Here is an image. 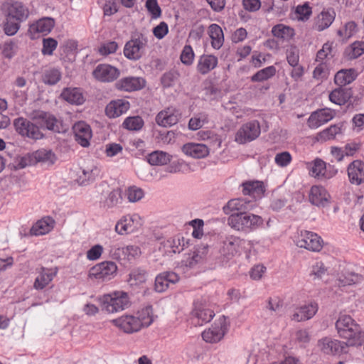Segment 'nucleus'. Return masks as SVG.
I'll return each mask as SVG.
<instances>
[{
	"mask_svg": "<svg viewBox=\"0 0 364 364\" xmlns=\"http://www.w3.org/2000/svg\"><path fill=\"white\" fill-rule=\"evenodd\" d=\"M122 190L121 188H117L110 191L107 196L100 202V207L109 210L118 207L122 203Z\"/></svg>",
	"mask_w": 364,
	"mask_h": 364,
	"instance_id": "cd10ccee",
	"label": "nucleus"
},
{
	"mask_svg": "<svg viewBox=\"0 0 364 364\" xmlns=\"http://www.w3.org/2000/svg\"><path fill=\"white\" fill-rule=\"evenodd\" d=\"M356 31V24L353 21H350L346 23L343 28L338 30L337 34L343 39L350 38Z\"/></svg>",
	"mask_w": 364,
	"mask_h": 364,
	"instance_id": "3c124183",
	"label": "nucleus"
},
{
	"mask_svg": "<svg viewBox=\"0 0 364 364\" xmlns=\"http://www.w3.org/2000/svg\"><path fill=\"white\" fill-rule=\"evenodd\" d=\"M55 224V221L51 216H45L32 225L28 230V233H23L21 231L20 235L24 237L44 235L49 233L54 228Z\"/></svg>",
	"mask_w": 364,
	"mask_h": 364,
	"instance_id": "ddd939ff",
	"label": "nucleus"
},
{
	"mask_svg": "<svg viewBox=\"0 0 364 364\" xmlns=\"http://www.w3.org/2000/svg\"><path fill=\"white\" fill-rule=\"evenodd\" d=\"M58 46V41L53 38H43L41 52L43 55H51Z\"/></svg>",
	"mask_w": 364,
	"mask_h": 364,
	"instance_id": "603ef678",
	"label": "nucleus"
},
{
	"mask_svg": "<svg viewBox=\"0 0 364 364\" xmlns=\"http://www.w3.org/2000/svg\"><path fill=\"white\" fill-rule=\"evenodd\" d=\"M181 242H184V237L181 234H178L164 241L161 245L166 248V251L176 254L183 251V247L181 246Z\"/></svg>",
	"mask_w": 364,
	"mask_h": 364,
	"instance_id": "e433bc0d",
	"label": "nucleus"
},
{
	"mask_svg": "<svg viewBox=\"0 0 364 364\" xmlns=\"http://www.w3.org/2000/svg\"><path fill=\"white\" fill-rule=\"evenodd\" d=\"M350 184L360 186L364 183V161L355 159L351 161L346 168Z\"/></svg>",
	"mask_w": 364,
	"mask_h": 364,
	"instance_id": "a211bd4d",
	"label": "nucleus"
},
{
	"mask_svg": "<svg viewBox=\"0 0 364 364\" xmlns=\"http://www.w3.org/2000/svg\"><path fill=\"white\" fill-rule=\"evenodd\" d=\"M146 84V82L144 77L128 76L117 80L114 86L117 90L132 92L142 90Z\"/></svg>",
	"mask_w": 364,
	"mask_h": 364,
	"instance_id": "4468645a",
	"label": "nucleus"
},
{
	"mask_svg": "<svg viewBox=\"0 0 364 364\" xmlns=\"http://www.w3.org/2000/svg\"><path fill=\"white\" fill-rule=\"evenodd\" d=\"M151 306L142 309L136 315L124 314L112 320V323L119 330L127 334H132L139 331L143 328L149 326L154 321L151 316Z\"/></svg>",
	"mask_w": 364,
	"mask_h": 364,
	"instance_id": "20e7f679",
	"label": "nucleus"
},
{
	"mask_svg": "<svg viewBox=\"0 0 364 364\" xmlns=\"http://www.w3.org/2000/svg\"><path fill=\"white\" fill-rule=\"evenodd\" d=\"M145 6L152 18L155 19L161 16V9L157 0H146Z\"/></svg>",
	"mask_w": 364,
	"mask_h": 364,
	"instance_id": "5fc2aeb1",
	"label": "nucleus"
},
{
	"mask_svg": "<svg viewBox=\"0 0 364 364\" xmlns=\"http://www.w3.org/2000/svg\"><path fill=\"white\" fill-rule=\"evenodd\" d=\"M182 151L194 159H203L208 156L209 148L203 144L187 143L183 145Z\"/></svg>",
	"mask_w": 364,
	"mask_h": 364,
	"instance_id": "393cba45",
	"label": "nucleus"
},
{
	"mask_svg": "<svg viewBox=\"0 0 364 364\" xmlns=\"http://www.w3.org/2000/svg\"><path fill=\"white\" fill-rule=\"evenodd\" d=\"M311 13V8L307 4L298 6L296 9V18L303 21L308 20Z\"/></svg>",
	"mask_w": 364,
	"mask_h": 364,
	"instance_id": "bf43d9fd",
	"label": "nucleus"
},
{
	"mask_svg": "<svg viewBox=\"0 0 364 364\" xmlns=\"http://www.w3.org/2000/svg\"><path fill=\"white\" fill-rule=\"evenodd\" d=\"M166 279L161 275V273L159 274L154 281V289L156 292L161 293L165 291L168 287V284L166 280Z\"/></svg>",
	"mask_w": 364,
	"mask_h": 364,
	"instance_id": "0e129e2a",
	"label": "nucleus"
},
{
	"mask_svg": "<svg viewBox=\"0 0 364 364\" xmlns=\"http://www.w3.org/2000/svg\"><path fill=\"white\" fill-rule=\"evenodd\" d=\"M146 158L151 166H163L169 163L172 156L163 151H154L149 154Z\"/></svg>",
	"mask_w": 364,
	"mask_h": 364,
	"instance_id": "c9c22d12",
	"label": "nucleus"
},
{
	"mask_svg": "<svg viewBox=\"0 0 364 364\" xmlns=\"http://www.w3.org/2000/svg\"><path fill=\"white\" fill-rule=\"evenodd\" d=\"M338 336L346 340L350 347H358L364 343V331L350 315L340 314L335 323Z\"/></svg>",
	"mask_w": 364,
	"mask_h": 364,
	"instance_id": "7ed1b4c3",
	"label": "nucleus"
},
{
	"mask_svg": "<svg viewBox=\"0 0 364 364\" xmlns=\"http://www.w3.org/2000/svg\"><path fill=\"white\" fill-rule=\"evenodd\" d=\"M148 36L142 33H135L131 39L125 43L124 48V56L130 60L136 61L144 55L148 43Z\"/></svg>",
	"mask_w": 364,
	"mask_h": 364,
	"instance_id": "423d86ee",
	"label": "nucleus"
},
{
	"mask_svg": "<svg viewBox=\"0 0 364 364\" xmlns=\"http://www.w3.org/2000/svg\"><path fill=\"white\" fill-rule=\"evenodd\" d=\"M220 255L216 257L215 262L220 267H227L230 266V263L233 259L234 255L225 251L224 252H221L219 251Z\"/></svg>",
	"mask_w": 364,
	"mask_h": 364,
	"instance_id": "680f3d73",
	"label": "nucleus"
},
{
	"mask_svg": "<svg viewBox=\"0 0 364 364\" xmlns=\"http://www.w3.org/2000/svg\"><path fill=\"white\" fill-rule=\"evenodd\" d=\"M118 267L113 261H103L93 266L90 270V277L105 282L114 279L117 274Z\"/></svg>",
	"mask_w": 364,
	"mask_h": 364,
	"instance_id": "1a4fd4ad",
	"label": "nucleus"
},
{
	"mask_svg": "<svg viewBox=\"0 0 364 364\" xmlns=\"http://www.w3.org/2000/svg\"><path fill=\"white\" fill-rule=\"evenodd\" d=\"M130 107L129 101L124 99L112 100L105 108V114H124Z\"/></svg>",
	"mask_w": 364,
	"mask_h": 364,
	"instance_id": "72a5a7b5",
	"label": "nucleus"
},
{
	"mask_svg": "<svg viewBox=\"0 0 364 364\" xmlns=\"http://www.w3.org/2000/svg\"><path fill=\"white\" fill-rule=\"evenodd\" d=\"M242 186L243 195L250 196L254 199L252 203L262 198L266 191L264 183L261 181H247L243 182Z\"/></svg>",
	"mask_w": 364,
	"mask_h": 364,
	"instance_id": "4be33fe9",
	"label": "nucleus"
},
{
	"mask_svg": "<svg viewBox=\"0 0 364 364\" xmlns=\"http://www.w3.org/2000/svg\"><path fill=\"white\" fill-rule=\"evenodd\" d=\"M60 96L64 100L72 105H80L85 101L82 90L77 87L65 88Z\"/></svg>",
	"mask_w": 364,
	"mask_h": 364,
	"instance_id": "c756f323",
	"label": "nucleus"
},
{
	"mask_svg": "<svg viewBox=\"0 0 364 364\" xmlns=\"http://www.w3.org/2000/svg\"><path fill=\"white\" fill-rule=\"evenodd\" d=\"M276 68L273 65L259 70L251 77L252 82H263L272 77L276 74Z\"/></svg>",
	"mask_w": 364,
	"mask_h": 364,
	"instance_id": "37998d69",
	"label": "nucleus"
},
{
	"mask_svg": "<svg viewBox=\"0 0 364 364\" xmlns=\"http://www.w3.org/2000/svg\"><path fill=\"white\" fill-rule=\"evenodd\" d=\"M58 272V268L48 269L42 267V271L39 275L36 278L33 287L36 290H42L44 289L55 277Z\"/></svg>",
	"mask_w": 364,
	"mask_h": 364,
	"instance_id": "a878e982",
	"label": "nucleus"
},
{
	"mask_svg": "<svg viewBox=\"0 0 364 364\" xmlns=\"http://www.w3.org/2000/svg\"><path fill=\"white\" fill-rule=\"evenodd\" d=\"M227 332V326L224 321L215 322L208 330L202 333L204 341L210 343H215L220 341Z\"/></svg>",
	"mask_w": 364,
	"mask_h": 364,
	"instance_id": "aec40b11",
	"label": "nucleus"
},
{
	"mask_svg": "<svg viewBox=\"0 0 364 364\" xmlns=\"http://www.w3.org/2000/svg\"><path fill=\"white\" fill-rule=\"evenodd\" d=\"M61 79V72L57 68L46 70L43 75V81L45 84L53 85Z\"/></svg>",
	"mask_w": 364,
	"mask_h": 364,
	"instance_id": "de8ad7c7",
	"label": "nucleus"
},
{
	"mask_svg": "<svg viewBox=\"0 0 364 364\" xmlns=\"http://www.w3.org/2000/svg\"><path fill=\"white\" fill-rule=\"evenodd\" d=\"M192 314L198 319L197 324L200 326L210 322L215 316V313L213 310L205 308H195L192 311Z\"/></svg>",
	"mask_w": 364,
	"mask_h": 364,
	"instance_id": "58836bf2",
	"label": "nucleus"
},
{
	"mask_svg": "<svg viewBox=\"0 0 364 364\" xmlns=\"http://www.w3.org/2000/svg\"><path fill=\"white\" fill-rule=\"evenodd\" d=\"M332 42H327L324 43L322 46V48L319 50L316 54L317 60H323L325 58H327L328 56H332Z\"/></svg>",
	"mask_w": 364,
	"mask_h": 364,
	"instance_id": "e2e57ef3",
	"label": "nucleus"
},
{
	"mask_svg": "<svg viewBox=\"0 0 364 364\" xmlns=\"http://www.w3.org/2000/svg\"><path fill=\"white\" fill-rule=\"evenodd\" d=\"M103 247L100 244L93 245L86 253L87 259L90 261H95L100 258L103 252Z\"/></svg>",
	"mask_w": 364,
	"mask_h": 364,
	"instance_id": "052dcab7",
	"label": "nucleus"
},
{
	"mask_svg": "<svg viewBox=\"0 0 364 364\" xmlns=\"http://www.w3.org/2000/svg\"><path fill=\"white\" fill-rule=\"evenodd\" d=\"M318 310V304L315 301L300 306L296 309L291 318L296 322L306 321L312 318Z\"/></svg>",
	"mask_w": 364,
	"mask_h": 364,
	"instance_id": "5701e85b",
	"label": "nucleus"
},
{
	"mask_svg": "<svg viewBox=\"0 0 364 364\" xmlns=\"http://www.w3.org/2000/svg\"><path fill=\"white\" fill-rule=\"evenodd\" d=\"M149 272L144 267L132 268L127 276V282L132 289H143L149 280Z\"/></svg>",
	"mask_w": 364,
	"mask_h": 364,
	"instance_id": "f8f14e48",
	"label": "nucleus"
},
{
	"mask_svg": "<svg viewBox=\"0 0 364 364\" xmlns=\"http://www.w3.org/2000/svg\"><path fill=\"white\" fill-rule=\"evenodd\" d=\"M347 124V122L341 121L337 124L331 125L328 128L317 133L314 136V141L323 143L329 140L335 139L337 135H343Z\"/></svg>",
	"mask_w": 364,
	"mask_h": 364,
	"instance_id": "dca6fc26",
	"label": "nucleus"
},
{
	"mask_svg": "<svg viewBox=\"0 0 364 364\" xmlns=\"http://www.w3.org/2000/svg\"><path fill=\"white\" fill-rule=\"evenodd\" d=\"M331 195L322 186H312L309 194V201L317 207H326L331 203Z\"/></svg>",
	"mask_w": 364,
	"mask_h": 364,
	"instance_id": "2eb2a0df",
	"label": "nucleus"
},
{
	"mask_svg": "<svg viewBox=\"0 0 364 364\" xmlns=\"http://www.w3.org/2000/svg\"><path fill=\"white\" fill-rule=\"evenodd\" d=\"M95 180V176L93 173V170L90 171H82V176H80L78 178V183L81 186H87L90 183H92Z\"/></svg>",
	"mask_w": 364,
	"mask_h": 364,
	"instance_id": "774afa93",
	"label": "nucleus"
},
{
	"mask_svg": "<svg viewBox=\"0 0 364 364\" xmlns=\"http://www.w3.org/2000/svg\"><path fill=\"white\" fill-rule=\"evenodd\" d=\"M228 225L237 231L250 233L262 228L264 220L260 215L250 211L233 213L228 218Z\"/></svg>",
	"mask_w": 364,
	"mask_h": 364,
	"instance_id": "39448f33",
	"label": "nucleus"
},
{
	"mask_svg": "<svg viewBox=\"0 0 364 364\" xmlns=\"http://www.w3.org/2000/svg\"><path fill=\"white\" fill-rule=\"evenodd\" d=\"M346 55L349 59H355L364 53V41H355L346 50Z\"/></svg>",
	"mask_w": 364,
	"mask_h": 364,
	"instance_id": "49530a36",
	"label": "nucleus"
},
{
	"mask_svg": "<svg viewBox=\"0 0 364 364\" xmlns=\"http://www.w3.org/2000/svg\"><path fill=\"white\" fill-rule=\"evenodd\" d=\"M1 11L5 17L4 31L7 36L15 35L20 29L21 23L26 21L30 15L28 6L16 0L3 3Z\"/></svg>",
	"mask_w": 364,
	"mask_h": 364,
	"instance_id": "f03ea898",
	"label": "nucleus"
},
{
	"mask_svg": "<svg viewBox=\"0 0 364 364\" xmlns=\"http://www.w3.org/2000/svg\"><path fill=\"white\" fill-rule=\"evenodd\" d=\"M144 122L140 115H129L122 123V127L129 131L138 132L144 127Z\"/></svg>",
	"mask_w": 364,
	"mask_h": 364,
	"instance_id": "ea45409f",
	"label": "nucleus"
},
{
	"mask_svg": "<svg viewBox=\"0 0 364 364\" xmlns=\"http://www.w3.org/2000/svg\"><path fill=\"white\" fill-rule=\"evenodd\" d=\"M357 77V73L355 69H343L338 71L334 77V82L341 87H345L353 82Z\"/></svg>",
	"mask_w": 364,
	"mask_h": 364,
	"instance_id": "473e14b6",
	"label": "nucleus"
},
{
	"mask_svg": "<svg viewBox=\"0 0 364 364\" xmlns=\"http://www.w3.org/2000/svg\"><path fill=\"white\" fill-rule=\"evenodd\" d=\"M261 129L258 121L253 120L244 124L237 131L235 140L240 144H245L256 139L260 134Z\"/></svg>",
	"mask_w": 364,
	"mask_h": 364,
	"instance_id": "9d476101",
	"label": "nucleus"
},
{
	"mask_svg": "<svg viewBox=\"0 0 364 364\" xmlns=\"http://www.w3.org/2000/svg\"><path fill=\"white\" fill-rule=\"evenodd\" d=\"M218 63V58L213 55H203L199 58L197 70L201 75H206L215 69Z\"/></svg>",
	"mask_w": 364,
	"mask_h": 364,
	"instance_id": "7c9ffc66",
	"label": "nucleus"
},
{
	"mask_svg": "<svg viewBox=\"0 0 364 364\" xmlns=\"http://www.w3.org/2000/svg\"><path fill=\"white\" fill-rule=\"evenodd\" d=\"M29 158H31V163L36 164L37 163H47L53 165L57 160L55 153L51 149H41L31 154H29Z\"/></svg>",
	"mask_w": 364,
	"mask_h": 364,
	"instance_id": "bb28decb",
	"label": "nucleus"
},
{
	"mask_svg": "<svg viewBox=\"0 0 364 364\" xmlns=\"http://www.w3.org/2000/svg\"><path fill=\"white\" fill-rule=\"evenodd\" d=\"M317 346L323 354L332 356L348 353L347 348L350 347L345 341L330 336H325L318 339Z\"/></svg>",
	"mask_w": 364,
	"mask_h": 364,
	"instance_id": "6e6552de",
	"label": "nucleus"
},
{
	"mask_svg": "<svg viewBox=\"0 0 364 364\" xmlns=\"http://www.w3.org/2000/svg\"><path fill=\"white\" fill-rule=\"evenodd\" d=\"M335 115H309L307 125L310 129H316L331 121Z\"/></svg>",
	"mask_w": 364,
	"mask_h": 364,
	"instance_id": "a18cd8bd",
	"label": "nucleus"
},
{
	"mask_svg": "<svg viewBox=\"0 0 364 364\" xmlns=\"http://www.w3.org/2000/svg\"><path fill=\"white\" fill-rule=\"evenodd\" d=\"M32 119H41L43 124L39 127L23 117H19L14 120L16 132L23 136L38 140L45 137L41 129H46L57 133H63L66 131L63 122L58 121L55 115H33Z\"/></svg>",
	"mask_w": 364,
	"mask_h": 364,
	"instance_id": "f257e3e1",
	"label": "nucleus"
},
{
	"mask_svg": "<svg viewBox=\"0 0 364 364\" xmlns=\"http://www.w3.org/2000/svg\"><path fill=\"white\" fill-rule=\"evenodd\" d=\"M127 195L129 202L135 203L144 197V191L142 188L133 186L127 189Z\"/></svg>",
	"mask_w": 364,
	"mask_h": 364,
	"instance_id": "8fccbe9b",
	"label": "nucleus"
},
{
	"mask_svg": "<svg viewBox=\"0 0 364 364\" xmlns=\"http://www.w3.org/2000/svg\"><path fill=\"white\" fill-rule=\"evenodd\" d=\"M193 59L194 53L192 47L189 45L185 46L181 54V62L185 65H190L193 63Z\"/></svg>",
	"mask_w": 364,
	"mask_h": 364,
	"instance_id": "6e6d98bb",
	"label": "nucleus"
},
{
	"mask_svg": "<svg viewBox=\"0 0 364 364\" xmlns=\"http://www.w3.org/2000/svg\"><path fill=\"white\" fill-rule=\"evenodd\" d=\"M124 259L129 261L135 259L141 255V249L136 245H127L124 247Z\"/></svg>",
	"mask_w": 364,
	"mask_h": 364,
	"instance_id": "13d9d810",
	"label": "nucleus"
},
{
	"mask_svg": "<svg viewBox=\"0 0 364 364\" xmlns=\"http://www.w3.org/2000/svg\"><path fill=\"white\" fill-rule=\"evenodd\" d=\"M179 74L176 71H169L164 73L161 79V84L164 87H171L178 79Z\"/></svg>",
	"mask_w": 364,
	"mask_h": 364,
	"instance_id": "864d4df0",
	"label": "nucleus"
},
{
	"mask_svg": "<svg viewBox=\"0 0 364 364\" xmlns=\"http://www.w3.org/2000/svg\"><path fill=\"white\" fill-rule=\"evenodd\" d=\"M292 160L291 154L289 151H282L278 153L274 158V161L280 167L288 166Z\"/></svg>",
	"mask_w": 364,
	"mask_h": 364,
	"instance_id": "4d7b16f0",
	"label": "nucleus"
},
{
	"mask_svg": "<svg viewBox=\"0 0 364 364\" xmlns=\"http://www.w3.org/2000/svg\"><path fill=\"white\" fill-rule=\"evenodd\" d=\"M272 33L274 36L282 39H289L294 35L293 28L283 24L274 26L272 29Z\"/></svg>",
	"mask_w": 364,
	"mask_h": 364,
	"instance_id": "c03bdc74",
	"label": "nucleus"
},
{
	"mask_svg": "<svg viewBox=\"0 0 364 364\" xmlns=\"http://www.w3.org/2000/svg\"><path fill=\"white\" fill-rule=\"evenodd\" d=\"M129 303L128 294L122 291L105 294L101 299L102 309L108 313L124 310L129 306Z\"/></svg>",
	"mask_w": 364,
	"mask_h": 364,
	"instance_id": "0eeeda50",
	"label": "nucleus"
},
{
	"mask_svg": "<svg viewBox=\"0 0 364 364\" xmlns=\"http://www.w3.org/2000/svg\"><path fill=\"white\" fill-rule=\"evenodd\" d=\"M309 174L316 178H323L324 170L326 169V163L320 158H316L308 166Z\"/></svg>",
	"mask_w": 364,
	"mask_h": 364,
	"instance_id": "4c0bfd02",
	"label": "nucleus"
},
{
	"mask_svg": "<svg viewBox=\"0 0 364 364\" xmlns=\"http://www.w3.org/2000/svg\"><path fill=\"white\" fill-rule=\"evenodd\" d=\"M54 26L53 18L50 17L42 18L30 26L29 32L33 35L36 33L47 35L51 31Z\"/></svg>",
	"mask_w": 364,
	"mask_h": 364,
	"instance_id": "c85d7f7f",
	"label": "nucleus"
},
{
	"mask_svg": "<svg viewBox=\"0 0 364 364\" xmlns=\"http://www.w3.org/2000/svg\"><path fill=\"white\" fill-rule=\"evenodd\" d=\"M266 267L263 264H256L253 266L250 271V276L254 280L262 279L263 274L266 272Z\"/></svg>",
	"mask_w": 364,
	"mask_h": 364,
	"instance_id": "69168bd1",
	"label": "nucleus"
},
{
	"mask_svg": "<svg viewBox=\"0 0 364 364\" xmlns=\"http://www.w3.org/2000/svg\"><path fill=\"white\" fill-rule=\"evenodd\" d=\"M75 140L82 147H88L90 145V139L92 136L90 126L84 122H76L73 127Z\"/></svg>",
	"mask_w": 364,
	"mask_h": 364,
	"instance_id": "6ab92c4d",
	"label": "nucleus"
},
{
	"mask_svg": "<svg viewBox=\"0 0 364 364\" xmlns=\"http://www.w3.org/2000/svg\"><path fill=\"white\" fill-rule=\"evenodd\" d=\"M156 124L162 127H170L178 123V115H156Z\"/></svg>",
	"mask_w": 364,
	"mask_h": 364,
	"instance_id": "09e8293b",
	"label": "nucleus"
},
{
	"mask_svg": "<svg viewBox=\"0 0 364 364\" xmlns=\"http://www.w3.org/2000/svg\"><path fill=\"white\" fill-rule=\"evenodd\" d=\"M94 77L102 82H110L117 79L120 71L117 68L108 64H100L92 72Z\"/></svg>",
	"mask_w": 364,
	"mask_h": 364,
	"instance_id": "f3484780",
	"label": "nucleus"
},
{
	"mask_svg": "<svg viewBox=\"0 0 364 364\" xmlns=\"http://www.w3.org/2000/svg\"><path fill=\"white\" fill-rule=\"evenodd\" d=\"M253 206L252 200L237 198L229 200L223 206V210L225 215H230V214L233 213H245L250 211Z\"/></svg>",
	"mask_w": 364,
	"mask_h": 364,
	"instance_id": "412c9836",
	"label": "nucleus"
},
{
	"mask_svg": "<svg viewBox=\"0 0 364 364\" xmlns=\"http://www.w3.org/2000/svg\"><path fill=\"white\" fill-rule=\"evenodd\" d=\"M352 95L351 89L339 86L330 93L329 100L336 105H342L350 99Z\"/></svg>",
	"mask_w": 364,
	"mask_h": 364,
	"instance_id": "2f4dec72",
	"label": "nucleus"
},
{
	"mask_svg": "<svg viewBox=\"0 0 364 364\" xmlns=\"http://www.w3.org/2000/svg\"><path fill=\"white\" fill-rule=\"evenodd\" d=\"M209 36L211 38L212 47L220 49L224 43L223 31L220 26L216 23L211 24L208 28Z\"/></svg>",
	"mask_w": 364,
	"mask_h": 364,
	"instance_id": "f704fd0d",
	"label": "nucleus"
},
{
	"mask_svg": "<svg viewBox=\"0 0 364 364\" xmlns=\"http://www.w3.org/2000/svg\"><path fill=\"white\" fill-rule=\"evenodd\" d=\"M118 48V44L115 41H109L103 44L100 48L99 52L103 55H107L114 53Z\"/></svg>",
	"mask_w": 364,
	"mask_h": 364,
	"instance_id": "338daca9",
	"label": "nucleus"
},
{
	"mask_svg": "<svg viewBox=\"0 0 364 364\" xmlns=\"http://www.w3.org/2000/svg\"><path fill=\"white\" fill-rule=\"evenodd\" d=\"M336 12L333 9H323L315 18L314 28L318 31H323L328 28L333 22Z\"/></svg>",
	"mask_w": 364,
	"mask_h": 364,
	"instance_id": "b1692460",
	"label": "nucleus"
},
{
	"mask_svg": "<svg viewBox=\"0 0 364 364\" xmlns=\"http://www.w3.org/2000/svg\"><path fill=\"white\" fill-rule=\"evenodd\" d=\"M240 238L234 235H228L225 237V240L223 241V245L220 247V252H224L227 251L230 252L231 254H235L237 252V247L240 243Z\"/></svg>",
	"mask_w": 364,
	"mask_h": 364,
	"instance_id": "79ce46f5",
	"label": "nucleus"
},
{
	"mask_svg": "<svg viewBox=\"0 0 364 364\" xmlns=\"http://www.w3.org/2000/svg\"><path fill=\"white\" fill-rule=\"evenodd\" d=\"M134 220L129 215L122 216L115 225V231L119 235H127L133 231Z\"/></svg>",
	"mask_w": 364,
	"mask_h": 364,
	"instance_id": "a19ab883",
	"label": "nucleus"
},
{
	"mask_svg": "<svg viewBox=\"0 0 364 364\" xmlns=\"http://www.w3.org/2000/svg\"><path fill=\"white\" fill-rule=\"evenodd\" d=\"M323 245V240L318 234L305 231L301 232V237L296 241V245L301 248H305L311 252H319Z\"/></svg>",
	"mask_w": 364,
	"mask_h": 364,
	"instance_id": "9b49d317",
	"label": "nucleus"
}]
</instances>
